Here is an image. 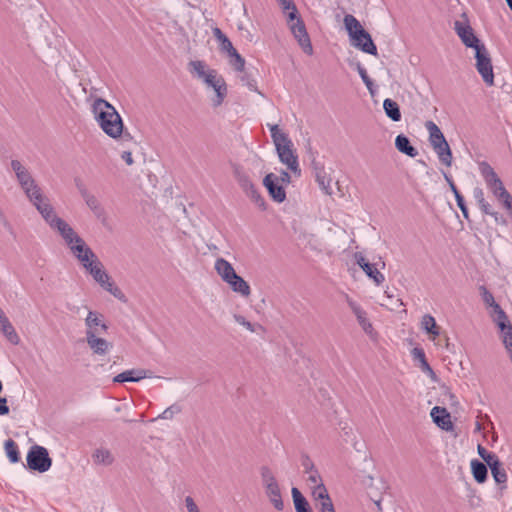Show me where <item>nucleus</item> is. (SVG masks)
<instances>
[{
  "instance_id": "obj_50",
  "label": "nucleus",
  "mask_w": 512,
  "mask_h": 512,
  "mask_svg": "<svg viewBox=\"0 0 512 512\" xmlns=\"http://www.w3.org/2000/svg\"><path fill=\"white\" fill-rule=\"evenodd\" d=\"M301 465L304 468L305 473L311 472L312 470L316 469L312 459L306 453H303L301 455Z\"/></svg>"
},
{
  "instance_id": "obj_24",
  "label": "nucleus",
  "mask_w": 512,
  "mask_h": 512,
  "mask_svg": "<svg viewBox=\"0 0 512 512\" xmlns=\"http://www.w3.org/2000/svg\"><path fill=\"white\" fill-rule=\"evenodd\" d=\"M16 178L28 198L32 196L35 190H41L28 170L20 173Z\"/></svg>"
},
{
  "instance_id": "obj_60",
  "label": "nucleus",
  "mask_w": 512,
  "mask_h": 512,
  "mask_svg": "<svg viewBox=\"0 0 512 512\" xmlns=\"http://www.w3.org/2000/svg\"><path fill=\"white\" fill-rule=\"evenodd\" d=\"M9 407L7 405V398L6 397H0V415L4 416L9 414Z\"/></svg>"
},
{
  "instance_id": "obj_61",
  "label": "nucleus",
  "mask_w": 512,
  "mask_h": 512,
  "mask_svg": "<svg viewBox=\"0 0 512 512\" xmlns=\"http://www.w3.org/2000/svg\"><path fill=\"white\" fill-rule=\"evenodd\" d=\"M490 216L494 218L496 224L507 225V220L500 213L494 211Z\"/></svg>"
},
{
  "instance_id": "obj_54",
  "label": "nucleus",
  "mask_w": 512,
  "mask_h": 512,
  "mask_svg": "<svg viewBox=\"0 0 512 512\" xmlns=\"http://www.w3.org/2000/svg\"><path fill=\"white\" fill-rule=\"evenodd\" d=\"M473 197L474 199L476 200L477 204H483V202H485V196H484V191L482 188L480 187H475L474 190H473Z\"/></svg>"
},
{
  "instance_id": "obj_34",
  "label": "nucleus",
  "mask_w": 512,
  "mask_h": 512,
  "mask_svg": "<svg viewBox=\"0 0 512 512\" xmlns=\"http://www.w3.org/2000/svg\"><path fill=\"white\" fill-rule=\"evenodd\" d=\"M0 329L12 344L17 345L20 342V338L8 318L0 322Z\"/></svg>"
},
{
  "instance_id": "obj_3",
  "label": "nucleus",
  "mask_w": 512,
  "mask_h": 512,
  "mask_svg": "<svg viewBox=\"0 0 512 512\" xmlns=\"http://www.w3.org/2000/svg\"><path fill=\"white\" fill-rule=\"evenodd\" d=\"M344 25L349 34L351 45L370 54L377 55V47L371 35L362 27L361 23L351 14L344 17Z\"/></svg>"
},
{
  "instance_id": "obj_12",
  "label": "nucleus",
  "mask_w": 512,
  "mask_h": 512,
  "mask_svg": "<svg viewBox=\"0 0 512 512\" xmlns=\"http://www.w3.org/2000/svg\"><path fill=\"white\" fill-rule=\"evenodd\" d=\"M85 337L90 335H101L106 333L108 326L104 321V316L98 311L88 310L85 318Z\"/></svg>"
},
{
  "instance_id": "obj_23",
  "label": "nucleus",
  "mask_w": 512,
  "mask_h": 512,
  "mask_svg": "<svg viewBox=\"0 0 512 512\" xmlns=\"http://www.w3.org/2000/svg\"><path fill=\"white\" fill-rule=\"evenodd\" d=\"M233 292L240 294L242 297H249L251 294V289L247 281H245L241 276L237 273L226 282Z\"/></svg>"
},
{
  "instance_id": "obj_1",
  "label": "nucleus",
  "mask_w": 512,
  "mask_h": 512,
  "mask_svg": "<svg viewBox=\"0 0 512 512\" xmlns=\"http://www.w3.org/2000/svg\"><path fill=\"white\" fill-rule=\"evenodd\" d=\"M91 111L95 121L102 129V131L113 139L125 137L131 139L129 133H124V124L120 114L115 107L108 101L102 98H96L91 106Z\"/></svg>"
},
{
  "instance_id": "obj_4",
  "label": "nucleus",
  "mask_w": 512,
  "mask_h": 512,
  "mask_svg": "<svg viewBox=\"0 0 512 512\" xmlns=\"http://www.w3.org/2000/svg\"><path fill=\"white\" fill-rule=\"evenodd\" d=\"M425 128L429 132L430 144L437 154L439 161L446 166H451L453 159L452 151L440 128L433 121H426Z\"/></svg>"
},
{
  "instance_id": "obj_16",
  "label": "nucleus",
  "mask_w": 512,
  "mask_h": 512,
  "mask_svg": "<svg viewBox=\"0 0 512 512\" xmlns=\"http://www.w3.org/2000/svg\"><path fill=\"white\" fill-rule=\"evenodd\" d=\"M50 228L56 230L60 234L68 248L75 245L76 243H81L82 238L62 218L57 219Z\"/></svg>"
},
{
  "instance_id": "obj_15",
  "label": "nucleus",
  "mask_w": 512,
  "mask_h": 512,
  "mask_svg": "<svg viewBox=\"0 0 512 512\" xmlns=\"http://www.w3.org/2000/svg\"><path fill=\"white\" fill-rule=\"evenodd\" d=\"M69 249L74 257L82 264L85 270L90 268V266L98 259L97 255L85 243L83 239L81 240V243H76Z\"/></svg>"
},
{
  "instance_id": "obj_5",
  "label": "nucleus",
  "mask_w": 512,
  "mask_h": 512,
  "mask_svg": "<svg viewBox=\"0 0 512 512\" xmlns=\"http://www.w3.org/2000/svg\"><path fill=\"white\" fill-rule=\"evenodd\" d=\"M86 271L92 276L95 282H97L104 290L112 294L115 298L119 299L120 301H126L124 293L111 280V277L104 270L103 264L100 262L99 259H97V261H95L90 266V268H87Z\"/></svg>"
},
{
  "instance_id": "obj_21",
  "label": "nucleus",
  "mask_w": 512,
  "mask_h": 512,
  "mask_svg": "<svg viewBox=\"0 0 512 512\" xmlns=\"http://www.w3.org/2000/svg\"><path fill=\"white\" fill-rule=\"evenodd\" d=\"M85 339L93 354L98 356L107 355L113 348V344L100 337V335H90L89 337H85Z\"/></svg>"
},
{
  "instance_id": "obj_40",
  "label": "nucleus",
  "mask_w": 512,
  "mask_h": 512,
  "mask_svg": "<svg viewBox=\"0 0 512 512\" xmlns=\"http://www.w3.org/2000/svg\"><path fill=\"white\" fill-rule=\"evenodd\" d=\"M228 56L231 58L230 63L234 69L239 72H244L245 59L237 52L235 48L228 53Z\"/></svg>"
},
{
  "instance_id": "obj_10",
  "label": "nucleus",
  "mask_w": 512,
  "mask_h": 512,
  "mask_svg": "<svg viewBox=\"0 0 512 512\" xmlns=\"http://www.w3.org/2000/svg\"><path fill=\"white\" fill-rule=\"evenodd\" d=\"M143 379H162L166 381H172L174 378L165 377V376H157L151 370L147 369H131L126 370L122 373H119L113 378V382L115 383H123V382H138Z\"/></svg>"
},
{
  "instance_id": "obj_62",
  "label": "nucleus",
  "mask_w": 512,
  "mask_h": 512,
  "mask_svg": "<svg viewBox=\"0 0 512 512\" xmlns=\"http://www.w3.org/2000/svg\"><path fill=\"white\" fill-rule=\"evenodd\" d=\"M478 206L480 210L486 215H491L494 212L491 205L487 201L483 202V204H479Z\"/></svg>"
},
{
  "instance_id": "obj_37",
  "label": "nucleus",
  "mask_w": 512,
  "mask_h": 512,
  "mask_svg": "<svg viewBox=\"0 0 512 512\" xmlns=\"http://www.w3.org/2000/svg\"><path fill=\"white\" fill-rule=\"evenodd\" d=\"M5 450L10 462L17 463L20 460L18 446L14 440L8 439L5 442Z\"/></svg>"
},
{
  "instance_id": "obj_64",
  "label": "nucleus",
  "mask_w": 512,
  "mask_h": 512,
  "mask_svg": "<svg viewBox=\"0 0 512 512\" xmlns=\"http://www.w3.org/2000/svg\"><path fill=\"white\" fill-rule=\"evenodd\" d=\"M121 158L126 162L127 165H132L134 163L132 153L129 151H124L121 155Z\"/></svg>"
},
{
  "instance_id": "obj_8",
  "label": "nucleus",
  "mask_w": 512,
  "mask_h": 512,
  "mask_svg": "<svg viewBox=\"0 0 512 512\" xmlns=\"http://www.w3.org/2000/svg\"><path fill=\"white\" fill-rule=\"evenodd\" d=\"M29 200L35 206L37 211L41 214L46 223L51 227L52 224L60 219L54 211V208L50 204L48 198L42 193L41 190H35Z\"/></svg>"
},
{
  "instance_id": "obj_38",
  "label": "nucleus",
  "mask_w": 512,
  "mask_h": 512,
  "mask_svg": "<svg viewBox=\"0 0 512 512\" xmlns=\"http://www.w3.org/2000/svg\"><path fill=\"white\" fill-rule=\"evenodd\" d=\"M190 72L195 73L198 78L204 81L207 78L209 70H206V64L203 61L195 60L189 63Z\"/></svg>"
},
{
  "instance_id": "obj_32",
  "label": "nucleus",
  "mask_w": 512,
  "mask_h": 512,
  "mask_svg": "<svg viewBox=\"0 0 512 512\" xmlns=\"http://www.w3.org/2000/svg\"><path fill=\"white\" fill-rule=\"evenodd\" d=\"M383 109L388 118L394 122L401 120V112L398 103L390 98H387L383 102Z\"/></svg>"
},
{
  "instance_id": "obj_53",
  "label": "nucleus",
  "mask_w": 512,
  "mask_h": 512,
  "mask_svg": "<svg viewBox=\"0 0 512 512\" xmlns=\"http://www.w3.org/2000/svg\"><path fill=\"white\" fill-rule=\"evenodd\" d=\"M219 43L221 50L226 52L227 54L234 49L232 42L228 39L226 35L219 40Z\"/></svg>"
},
{
  "instance_id": "obj_52",
  "label": "nucleus",
  "mask_w": 512,
  "mask_h": 512,
  "mask_svg": "<svg viewBox=\"0 0 512 512\" xmlns=\"http://www.w3.org/2000/svg\"><path fill=\"white\" fill-rule=\"evenodd\" d=\"M455 199H456V202H457V206L459 207V209L461 210V212L463 214V217L466 220H469V211H468V208L466 206L464 197L462 195H457V198H455Z\"/></svg>"
},
{
  "instance_id": "obj_35",
  "label": "nucleus",
  "mask_w": 512,
  "mask_h": 512,
  "mask_svg": "<svg viewBox=\"0 0 512 512\" xmlns=\"http://www.w3.org/2000/svg\"><path fill=\"white\" fill-rule=\"evenodd\" d=\"M421 328L427 333L433 336V340L436 336L440 335V328L437 326L435 318L430 314H425L421 320Z\"/></svg>"
},
{
  "instance_id": "obj_44",
  "label": "nucleus",
  "mask_w": 512,
  "mask_h": 512,
  "mask_svg": "<svg viewBox=\"0 0 512 512\" xmlns=\"http://www.w3.org/2000/svg\"><path fill=\"white\" fill-rule=\"evenodd\" d=\"M479 291L482 296L483 302L488 307L492 308V310H494L495 304H498V303L495 301L493 294L485 286H480Z\"/></svg>"
},
{
  "instance_id": "obj_27",
  "label": "nucleus",
  "mask_w": 512,
  "mask_h": 512,
  "mask_svg": "<svg viewBox=\"0 0 512 512\" xmlns=\"http://www.w3.org/2000/svg\"><path fill=\"white\" fill-rule=\"evenodd\" d=\"M92 460L96 465L110 466L114 463L115 457L107 448H97L92 453Z\"/></svg>"
},
{
  "instance_id": "obj_46",
  "label": "nucleus",
  "mask_w": 512,
  "mask_h": 512,
  "mask_svg": "<svg viewBox=\"0 0 512 512\" xmlns=\"http://www.w3.org/2000/svg\"><path fill=\"white\" fill-rule=\"evenodd\" d=\"M308 481L312 484V491H316L320 485H324L321 475L317 469L308 472Z\"/></svg>"
},
{
  "instance_id": "obj_29",
  "label": "nucleus",
  "mask_w": 512,
  "mask_h": 512,
  "mask_svg": "<svg viewBox=\"0 0 512 512\" xmlns=\"http://www.w3.org/2000/svg\"><path fill=\"white\" fill-rule=\"evenodd\" d=\"M265 493L276 510L282 511L284 509V503L282 500L279 484L269 486L265 489Z\"/></svg>"
},
{
  "instance_id": "obj_9",
  "label": "nucleus",
  "mask_w": 512,
  "mask_h": 512,
  "mask_svg": "<svg viewBox=\"0 0 512 512\" xmlns=\"http://www.w3.org/2000/svg\"><path fill=\"white\" fill-rule=\"evenodd\" d=\"M207 86L211 87L215 93L216 96L213 99V106L218 107L220 106L225 97L227 96V85L224 80V78L220 75H218L217 71L214 69H209V73L207 74V78L203 81Z\"/></svg>"
},
{
  "instance_id": "obj_30",
  "label": "nucleus",
  "mask_w": 512,
  "mask_h": 512,
  "mask_svg": "<svg viewBox=\"0 0 512 512\" xmlns=\"http://www.w3.org/2000/svg\"><path fill=\"white\" fill-rule=\"evenodd\" d=\"M292 499L296 512H313L309 502L296 487L291 489Z\"/></svg>"
},
{
  "instance_id": "obj_58",
  "label": "nucleus",
  "mask_w": 512,
  "mask_h": 512,
  "mask_svg": "<svg viewBox=\"0 0 512 512\" xmlns=\"http://www.w3.org/2000/svg\"><path fill=\"white\" fill-rule=\"evenodd\" d=\"M185 504L188 512H200L192 497L187 496L185 498Z\"/></svg>"
},
{
  "instance_id": "obj_2",
  "label": "nucleus",
  "mask_w": 512,
  "mask_h": 512,
  "mask_svg": "<svg viewBox=\"0 0 512 512\" xmlns=\"http://www.w3.org/2000/svg\"><path fill=\"white\" fill-rule=\"evenodd\" d=\"M271 132V138L276 147L279 160L287 166V168L297 176H300L298 156L293 150V143L286 133L279 129L277 124H267Z\"/></svg>"
},
{
  "instance_id": "obj_18",
  "label": "nucleus",
  "mask_w": 512,
  "mask_h": 512,
  "mask_svg": "<svg viewBox=\"0 0 512 512\" xmlns=\"http://www.w3.org/2000/svg\"><path fill=\"white\" fill-rule=\"evenodd\" d=\"M278 177L273 173H269L264 177L263 185L267 188L269 195L278 203H282L286 199L284 188L278 184Z\"/></svg>"
},
{
  "instance_id": "obj_13",
  "label": "nucleus",
  "mask_w": 512,
  "mask_h": 512,
  "mask_svg": "<svg viewBox=\"0 0 512 512\" xmlns=\"http://www.w3.org/2000/svg\"><path fill=\"white\" fill-rule=\"evenodd\" d=\"M454 30L466 47L473 48L476 51L480 46H485L480 42L468 23L455 21Z\"/></svg>"
},
{
  "instance_id": "obj_39",
  "label": "nucleus",
  "mask_w": 512,
  "mask_h": 512,
  "mask_svg": "<svg viewBox=\"0 0 512 512\" xmlns=\"http://www.w3.org/2000/svg\"><path fill=\"white\" fill-rule=\"evenodd\" d=\"M260 474L265 489L268 488L269 486L278 484L273 472L268 466H262L260 468Z\"/></svg>"
},
{
  "instance_id": "obj_14",
  "label": "nucleus",
  "mask_w": 512,
  "mask_h": 512,
  "mask_svg": "<svg viewBox=\"0 0 512 512\" xmlns=\"http://www.w3.org/2000/svg\"><path fill=\"white\" fill-rule=\"evenodd\" d=\"M290 30L304 53L312 55L313 47L304 21L302 19H297L296 22H293L290 25Z\"/></svg>"
},
{
  "instance_id": "obj_20",
  "label": "nucleus",
  "mask_w": 512,
  "mask_h": 512,
  "mask_svg": "<svg viewBox=\"0 0 512 512\" xmlns=\"http://www.w3.org/2000/svg\"><path fill=\"white\" fill-rule=\"evenodd\" d=\"M346 302L351 309V311L356 316L358 324L364 330L365 333L371 334L373 331V326L367 317L366 311L352 298H350L347 294L345 296Z\"/></svg>"
},
{
  "instance_id": "obj_45",
  "label": "nucleus",
  "mask_w": 512,
  "mask_h": 512,
  "mask_svg": "<svg viewBox=\"0 0 512 512\" xmlns=\"http://www.w3.org/2000/svg\"><path fill=\"white\" fill-rule=\"evenodd\" d=\"M477 451L482 460L489 466L492 462L496 461L498 456L494 453L488 452L481 444L477 446Z\"/></svg>"
},
{
  "instance_id": "obj_17",
  "label": "nucleus",
  "mask_w": 512,
  "mask_h": 512,
  "mask_svg": "<svg viewBox=\"0 0 512 512\" xmlns=\"http://www.w3.org/2000/svg\"><path fill=\"white\" fill-rule=\"evenodd\" d=\"M318 512H335L334 504L325 485H320L316 491H312Z\"/></svg>"
},
{
  "instance_id": "obj_47",
  "label": "nucleus",
  "mask_w": 512,
  "mask_h": 512,
  "mask_svg": "<svg viewBox=\"0 0 512 512\" xmlns=\"http://www.w3.org/2000/svg\"><path fill=\"white\" fill-rule=\"evenodd\" d=\"M356 69L358 71V74L360 75L362 81L366 85L367 89L373 93V81L368 76L366 69L361 65V63H357Z\"/></svg>"
},
{
  "instance_id": "obj_25",
  "label": "nucleus",
  "mask_w": 512,
  "mask_h": 512,
  "mask_svg": "<svg viewBox=\"0 0 512 512\" xmlns=\"http://www.w3.org/2000/svg\"><path fill=\"white\" fill-rule=\"evenodd\" d=\"M396 149L411 158H415L418 155V150L411 145L410 140L404 134H399L395 139Z\"/></svg>"
},
{
  "instance_id": "obj_49",
  "label": "nucleus",
  "mask_w": 512,
  "mask_h": 512,
  "mask_svg": "<svg viewBox=\"0 0 512 512\" xmlns=\"http://www.w3.org/2000/svg\"><path fill=\"white\" fill-rule=\"evenodd\" d=\"M241 81L244 85L248 87L249 90L257 92L261 94L257 89V82L255 79L251 78L247 73H244L241 76Z\"/></svg>"
},
{
  "instance_id": "obj_48",
  "label": "nucleus",
  "mask_w": 512,
  "mask_h": 512,
  "mask_svg": "<svg viewBox=\"0 0 512 512\" xmlns=\"http://www.w3.org/2000/svg\"><path fill=\"white\" fill-rule=\"evenodd\" d=\"M181 412V407L177 404H173L169 406L167 409H165L162 414L158 416V418L161 419H172L175 414H178Z\"/></svg>"
},
{
  "instance_id": "obj_6",
  "label": "nucleus",
  "mask_w": 512,
  "mask_h": 512,
  "mask_svg": "<svg viewBox=\"0 0 512 512\" xmlns=\"http://www.w3.org/2000/svg\"><path fill=\"white\" fill-rule=\"evenodd\" d=\"M26 461L29 469L40 473L48 471L52 465L48 450L40 445L31 446Z\"/></svg>"
},
{
  "instance_id": "obj_51",
  "label": "nucleus",
  "mask_w": 512,
  "mask_h": 512,
  "mask_svg": "<svg viewBox=\"0 0 512 512\" xmlns=\"http://www.w3.org/2000/svg\"><path fill=\"white\" fill-rule=\"evenodd\" d=\"M234 319L235 321L242 325L243 327H245L247 330H249L250 332H255V325L252 324L251 322L247 321L245 319V317H243L242 315H238V314H235L234 315Z\"/></svg>"
},
{
  "instance_id": "obj_59",
  "label": "nucleus",
  "mask_w": 512,
  "mask_h": 512,
  "mask_svg": "<svg viewBox=\"0 0 512 512\" xmlns=\"http://www.w3.org/2000/svg\"><path fill=\"white\" fill-rule=\"evenodd\" d=\"M356 263L360 266L361 269L366 268L370 264L369 261L361 254V253H355L354 255Z\"/></svg>"
},
{
  "instance_id": "obj_19",
  "label": "nucleus",
  "mask_w": 512,
  "mask_h": 512,
  "mask_svg": "<svg viewBox=\"0 0 512 512\" xmlns=\"http://www.w3.org/2000/svg\"><path fill=\"white\" fill-rule=\"evenodd\" d=\"M479 171L491 192L495 189L501 190V186H504L502 180L489 163L481 162L479 164Z\"/></svg>"
},
{
  "instance_id": "obj_11",
  "label": "nucleus",
  "mask_w": 512,
  "mask_h": 512,
  "mask_svg": "<svg viewBox=\"0 0 512 512\" xmlns=\"http://www.w3.org/2000/svg\"><path fill=\"white\" fill-rule=\"evenodd\" d=\"M76 186L85 204L94 214V216L98 220L104 221L106 219L107 213L97 196L91 193L82 182H77Z\"/></svg>"
},
{
  "instance_id": "obj_31",
  "label": "nucleus",
  "mask_w": 512,
  "mask_h": 512,
  "mask_svg": "<svg viewBox=\"0 0 512 512\" xmlns=\"http://www.w3.org/2000/svg\"><path fill=\"white\" fill-rule=\"evenodd\" d=\"M471 472L477 483L482 484L487 480V465L477 459L471 461Z\"/></svg>"
},
{
  "instance_id": "obj_22",
  "label": "nucleus",
  "mask_w": 512,
  "mask_h": 512,
  "mask_svg": "<svg viewBox=\"0 0 512 512\" xmlns=\"http://www.w3.org/2000/svg\"><path fill=\"white\" fill-rule=\"evenodd\" d=\"M433 422L442 430L450 431L453 429L451 415L446 408L435 406L430 413Z\"/></svg>"
},
{
  "instance_id": "obj_28",
  "label": "nucleus",
  "mask_w": 512,
  "mask_h": 512,
  "mask_svg": "<svg viewBox=\"0 0 512 512\" xmlns=\"http://www.w3.org/2000/svg\"><path fill=\"white\" fill-rule=\"evenodd\" d=\"M214 268L224 282L229 281V279L236 274L231 263L224 258L216 259Z\"/></svg>"
},
{
  "instance_id": "obj_56",
  "label": "nucleus",
  "mask_w": 512,
  "mask_h": 512,
  "mask_svg": "<svg viewBox=\"0 0 512 512\" xmlns=\"http://www.w3.org/2000/svg\"><path fill=\"white\" fill-rule=\"evenodd\" d=\"M421 368L424 372H427L430 375L432 381H437L436 374L434 373L426 359H422Z\"/></svg>"
},
{
  "instance_id": "obj_42",
  "label": "nucleus",
  "mask_w": 512,
  "mask_h": 512,
  "mask_svg": "<svg viewBox=\"0 0 512 512\" xmlns=\"http://www.w3.org/2000/svg\"><path fill=\"white\" fill-rule=\"evenodd\" d=\"M236 180L244 193L251 190L255 186L247 174L238 170L236 171Z\"/></svg>"
},
{
  "instance_id": "obj_55",
  "label": "nucleus",
  "mask_w": 512,
  "mask_h": 512,
  "mask_svg": "<svg viewBox=\"0 0 512 512\" xmlns=\"http://www.w3.org/2000/svg\"><path fill=\"white\" fill-rule=\"evenodd\" d=\"M11 168L14 171L15 175L18 176L20 173H23L27 169L22 165L19 160L11 161Z\"/></svg>"
},
{
  "instance_id": "obj_43",
  "label": "nucleus",
  "mask_w": 512,
  "mask_h": 512,
  "mask_svg": "<svg viewBox=\"0 0 512 512\" xmlns=\"http://www.w3.org/2000/svg\"><path fill=\"white\" fill-rule=\"evenodd\" d=\"M259 208L266 209V202L259 193L258 189L254 186L251 190L245 193Z\"/></svg>"
},
{
  "instance_id": "obj_63",
  "label": "nucleus",
  "mask_w": 512,
  "mask_h": 512,
  "mask_svg": "<svg viewBox=\"0 0 512 512\" xmlns=\"http://www.w3.org/2000/svg\"><path fill=\"white\" fill-rule=\"evenodd\" d=\"M492 194L500 201V199L508 195L509 192L504 186H501V190L495 189L492 191Z\"/></svg>"
},
{
  "instance_id": "obj_26",
  "label": "nucleus",
  "mask_w": 512,
  "mask_h": 512,
  "mask_svg": "<svg viewBox=\"0 0 512 512\" xmlns=\"http://www.w3.org/2000/svg\"><path fill=\"white\" fill-rule=\"evenodd\" d=\"M491 470V474L495 480V482L500 485V490H504L506 488V482H507V473L505 469L503 468V464L499 459L492 462L488 466Z\"/></svg>"
},
{
  "instance_id": "obj_36",
  "label": "nucleus",
  "mask_w": 512,
  "mask_h": 512,
  "mask_svg": "<svg viewBox=\"0 0 512 512\" xmlns=\"http://www.w3.org/2000/svg\"><path fill=\"white\" fill-rule=\"evenodd\" d=\"M362 270L378 286L385 281V276L376 268L375 264L370 263L368 266H366V268Z\"/></svg>"
},
{
  "instance_id": "obj_33",
  "label": "nucleus",
  "mask_w": 512,
  "mask_h": 512,
  "mask_svg": "<svg viewBox=\"0 0 512 512\" xmlns=\"http://www.w3.org/2000/svg\"><path fill=\"white\" fill-rule=\"evenodd\" d=\"M491 317L493 318V321L496 323L500 331L512 326L506 313L499 304H495V309L492 310Z\"/></svg>"
},
{
  "instance_id": "obj_41",
  "label": "nucleus",
  "mask_w": 512,
  "mask_h": 512,
  "mask_svg": "<svg viewBox=\"0 0 512 512\" xmlns=\"http://www.w3.org/2000/svg\"><path fill=\"white\" fill-rule=\"evenodd\" d=\"M316 181L318 182L320 188L325 192V194L331 195V179L326 176L325 171L322 169L316 174Z\"/></svg>"
},
{
  "instance_id": "obj_57",
  "label": "nucleus",
  "mask_w": 512,
  "mask_h": 512,
  "mask_svg": "<svg viewBox=\"0 0 512 512\" xmlns=\"http://www.w3.org/2000/svg\"><path fill=\"white\" fill-rule=\"evenodd\" d=\"M503 205V207L509 212L511 213L512 212V196L511 194L509 193L508 195H506L505 197L501 198L500 201Z\"/></svg>"
},
{
  "instance_id": "obj_7",
  "label": "nucleus",
  "mask_w": 512,
  "mask_h": 512,
  "mask_svg": "<svg viewBox=\"0 0 512 512\" xmlns=\"http://www.w3.org/2000/svg\"><path fill=\"white\" fill-rule=\"evenodd\" d=\"M476 69L487 86L494 85V72L490 54L485 46L475 51Z\"/></svg>"
}]
</instances>
